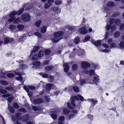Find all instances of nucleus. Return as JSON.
<instances>
[{
  "mask_svg": "<svg viewBox=\"0 0 124 124\" xmlns=\"http://www.w3.org/2000/svg\"><path fill=\"white\" fill-rule=\"evenodd\" d=\"M108 32H106L105 33V36L104 38L101 40H97V41H94L93 43L95 45L98 47V49L100 52H104L107 53L110 51V49H102L101 48L100 45H101V41H102L104 42H105L108 38Z\"/></svg>",
  "mask_w": 124,
  "mask_h": 124,
  "instance_id": "obj_1",
  "label": "nucleus"
},
{
  "mask_svg": "<svg viewBox=\"0 0 124 124\" xmlns=\"http://www.w3.org/2000/svg\"><path fill=\"white\" fill-rule=\"evenodd\" d=\"M78 97L77 96H75L72 97L71 98V105L72 106V107L70 105V102L67 103V104L68 107L70 109H74V107H75L76 105L74 103L75 100L78 101L79 100V98L80 100L82 101L84 99L83 97L79 95H78Z\"/></svg>",
  "mask_w": 124,
  "mask_h": 124,
  "instance_id": "obj_2",
  "label": "nucleus"
},
{
  "mask_svg": "<svg viewBox=\"0 0 124 124\" xmlns=\"http://www.w3.org/2000/svg\"><path fill=\"white\" fill-rule=\"evenodd\" d=\"M63 33L62 31H59L55 32L54 34V38L51 39L54 42H57L60 40L62 39Z\"/></svg>",
  "mask_w": 124,
  "mask_h": 124,
  "instance_id": "obj_3",
  "label": "nucleus"
},
{
  "mask_svg": "<svg viewBox=\"0 0 124 124\" xmlns=\"http://www.w3.org/2000/svg\"><path fill=\"white\" fill-rule=\"evenodd\" d=\"M23 10L24 8H22L17 11H13L9 14V18H11L15 17L14 16L16 14L17 15H20L23 12Z\"/></svg>",
  "mask_w": 124,
  "mask_h": 124,
  "instance_id": "obj_4",
  "label": "nucleus"
},
{
  "mask_svg": "<svg viewBox=\"0 0 124 124\" xmlns=\"http://www.w3.org/2000/svg\"><path fill=\"white\" fill-rule=\"evenodd\" d=\"M21 20L25 22H28L31 19L30 15L28 13H24L22 14L21 16Z\"/></svg>",
  "mask_w": 124,
  "mask_h": 124,
  "instance_id": "obj_5",
  "label": "nucleus"
},
{
  "mask_svg": "<svg viewBox=\"0 0 124 124\" xmlns=\"http://www.w3.org/2000/svg\"><path fill=\"white\" fill-rule=\"evenodd\" d=\"M7 21L9 22H13L14 24H18L20 22V19L19 17L16 18L15 17H13V18H8Z\"/></svg>",
  "mask_w": 124,
  "mask_h": 124,
  "instance_id": "obj_6",
  "label": "nucleus"
},
{
  "mask_svg": "<svg viewBox=\"0 0 124 124\" xmlns=\"http://www.w3.org/2000/svg\"><path fill=\"white\" fill-rule=\"evenodd\" d=\"M81 65L82 68L86 70L90 66V65L89 63L87 62L83 61L81 63Z\"/></svg>",
  "mask_w": 124,
  "mask_h": 124,
  "instance_id": "obj_7",
  "label": "nucleus"
},
{
  "mask_svg": "<svg viewBox=\"0 0 124 124\" xmlns=\"http://www.w3.org/2000/svg\"><path fill=\"white\" fill-rule=\"evenodd\" d=\"M99 76L98 75H96V76L94 77L93 79L92 80V82H91L92 81L91 80L89 81L90 82H89L90 84H96L97 83H98L99 82Z\"/></svg>",
  "mask_w": 124,
  "mask_h": 124,
  "instance_id": "obj_8",
  "label": "nucleus"
},
{
  "mask_svg": "<svg viewBox=\"0 0 124 124\" xmlns=\"http://www.w3.org/2000/svg\"><path fill=\"white\" fill-rule=\"evenodd\" d=\"M18 69H17L15 71H14V72L15 73V74L19 76V77H16V79L17 80L20 81H21L22 80L23 78L21 76L22 75L20 73L16 72L17 71H18Z\"/></svg>",
  "mask_w": 124,
  "mask_h": 124,
  "instance_id": "obj_9",
  "label": "nucleus"
},
{
  "mask_svg": "<svg viewBox=\"0 0 124 124\" xmlns=\"http://www.w3.org/2000/svg\"><path fill=\"white\" fill-rule=\"evenodd\" d=\"M44 99L43 98H38L34 100L33 102L35 104H39L44 102Z\"/></svg>",
  "mask_w": 124,
  "mask_h": 124,
  "instance_id": "obj_10",
  "label": "nucleus"
},
{
  "mask_svg": "<svg viewBox=\"0 0 124 124\" xmlns=\"http://www.w3.org/2000/svg\"><path fill=\"white\" fill-rule=\"evenodd\" d=\"M80 33L83 34H85L87 33L88 31L87 30L85 29V27H83L81 28H79L78 30Z\"/></svg>",
  "mask_w": 124,
  "mask_h": 124,
  "instance_id": "obj_11",
  "label": "nucleus"
},
{
  "mask_svg": "<svg viewBox=\"0 0 124 124\" xmlns=\"http://www.w3.org/2000/svg\"><path fill=\"white\" fill-rule=\"evenodd\" d=\"M11 95L10 94H7L2 95L3 97H8L7 100L9 102H11L13 99V97L12 96H11Z\"/></svg>",
  "mask_w": 124,
  "mask_h": 124,
  "instance_id": "obj_12",
  "label": "nucleus"
},
{
  "mask_svg": "<svg viewBox=\"0 0 124 124\" xmlns=\"http://www.w3.org/2000/svg\"><path fill=\"white\" fill-rule=\"evenodd\" d=\"M83 72L85 74H88L89 73L90 75H94L95 74V72L93 70H91L89 71H88L87 70H85L84 71H83Z\"/></svg>",
  "mask_w": 124,
  "mask_h": 124,
  "instance_id": "obj_13",
  "label": "nucleus"
},
{
  "mask_svg": "<svg viewBox=\"0 0 124 124\" xmlns=\"http://www.w3.org/2000/svg\"><path fill=\"white\" fill-rule=\"evenodd\" d=\"M13 40V38L9 37H7L5 38L4 43L5 44H7L9 42H11Z\"/></svg>",
  "mask_w": 124,
  "mask_h": 124,
  "instance_id": "obj_14",
  "label": "nucleus"
},
{
  "mask_svg": "<svg viewBox=\"0 0 124 124\" xmlns=\"http://www.w3.org/2000/svg\"><path fill=\"white\" fill-rule=\"evenodd\" d=\"M57 111H54L52 112L51 115V116L55 120L57 118L56 114L57 113Z\"/></svg>",
  "mask_w": 124,
  "mask_h": 124,
  "instance_id": "obj_15",
  "label": "nucleus"
},
{
  "mask_svg": "<svg viewBox=\"0 0 124 124\" xmlns=\"http://www.w3.org/2000/svg\"><path fill=\"white\" fill-rule=\"evenodd\" d=\"M68 64V63H64L63 64L64 70L65 72H67L69 70V66Z\"/></svg>",
  "mask_w": 124,
  "mask_h": 124,
  "instance_id": "obj_16",
  "label": "nucleus"
},
{
  "mask_svg": "<svg viewBox=\"0 0 124 124\" xmlns=\"http://www.w3.org/2000/svg\"><path fill=\"white\" fill-rule=\"evenodd\" d=\"M16 28V26L14 24L10 25L9 26V28L12 31H14L15 32H16L17 31Z\"/></svg>",
  "mask_w": 124,
  "mask_h": 124,
  "instance_id": "obj_17",
  "label": "nucleus"
},
{
  "mask_svg": "<svg viewBox=\"0 0 124 124\" xmlns=\"http://www.w3.org/2000/svg\"><path fill=\"white\" fill-rule=\"evenodd\" d=\"M16 27L19 31H22L23 30L24 26L22 24H18L17 25Z\"/></svg>",
  "mask_w": 124,
  "mask_h": 124,
  "instance_id": "obj_18",
  "label": "nucleus"
},
{
  "mask_svg": "<svg viewBox=\"0 0 124 124\" xmlns=\"http://www.w3.org/2000/svg\"><path fill=\"white\" fill-rule=\"evenodd\" d=\"M88 101L90 102H92L93 104V106H94L98 102V101L96 100H94V99H88L87 100Z\"/></svg>",
  "mask_w": 124,
  "mask_h": 124,
  "instance_id": "obj_19",
  "label": "nucleus"
},
{
  "mask_svg": "<svg viewBox=\"0 0 124 124\" xmlns=\"http://www.w3.org/2000/svg\"><path fill=\"white\" fill-rule=\"evenodd\" d=\"M39 46H34V47L33 49L32 50L31 52L30 55V57H31V56L32 55V53H35L39 49Z\"/></svg>",
  "mask_w": 124,
  "mask_h": 124,
  "instance_id": "obj_20",
  "label": "nucleus"
},
{
  "mask_svg": "<svg viewBox=\"0 0 124 124\" xmlns=\"http://www.w3.org/2000/svg\"><path fill=\"white\" fill-rule=\"evenodd\" d=\"M63 112L65 115H68L70 113V110L67 108H64L63 109Z\"/></svg>",
  "mask_w": 124,
  "mask_h": 124,
  "instance_id": "obj_21",
  "label": "nucleus"
},
{
  "mask_svg": "<svg viewBox=\"0 0 124 124\" xmlns=\"http://www.w3.org/2000/svg\"><path fill=\"white\" fill-rule=\"evenodd\" d=\"M114 3L112 1H109L106 4V6L108 7H113L114 5Z\"/></svg>",
  "mask_w": 124,
  "mask_h": 124,
  "instance_id": "obj_22",
  "label": "nucleus"
},
{
  "mask_svg": "<svg viewBox=\"0 0 124 124\" xmlns=\"http://www.w3.org/2000/svg\"><path fill=\"white\" fill-rule=\"evenodd\" d=\"M29 119V115L28 114L26 115L23 117L22 119L24 121H25Z\"/></svg>",
  "mask_w": 124,
  "mask_h": 124,
  "instance_id": "obj_23",
  "label": "nucleus"
},
{
  "mask_svg": "<svg viewBox=\"0 0 124 124\" xmlns=\"http://www.w3.org/2000/svg\"><path fill=\"white\" fill-rule=\"evenodd\" d=\"M16 119L19 120H21L22 119V115L20 113H17L16 115Z\"/></svg>",
  "mask_w": 124,
  "mask_h": 124,
  "instance_id": "obj_24",
  "label": "nucleus"
},
{
  "mask_svg": "<svg viewBox=\"0 0 124 124\" xmlns=\"http://www.w3.org/2000/svg\"><path fill=\"white\" fill-rule=\"evenodd\" d=\"M120 35V32L119 31H116L114 33V37L116 38H118Z\"/></svg>",
  "mask_w": 124,
  "mask_h": 124,
  "instance_id": "obj_25",
  "label": "nucleus"
},
{
  "mask_svg": "<svg viewBox=\"0 0 124 124\" xmlns=\"http://www.w3.org/2000/svg\"><path fill=\"white\" fill-rule=\"evenodd\" d=\"M52 85L50 84H47L46 85V88L47 91H49L51 88Z\"/></svg>",
  "mask_w": 124,
  "mask_h": 124,
  "instance_id": "obj_26",
  "label": "nucleus"
},
{
  "mask_svg": "<svg viewBox=\"0 0 124 124\" xmlns=\"http://www.w3.org/2000/svg\"><path fill=\"white\" fill-rule=\"evenodd\" d=\"M32 65L35 66H39L40 65V63L39 61H37L33 62L32 63Z\"/></svg>",
  "mask_w": 124,
  "mask_h": 124,
  "instance_id": "obj_27",
  "label": "nucleus"
},
{
  "mask_svg": "<svg viewBox=\"0 0 124 124\" xmlns=\"http://www.w3.org/2000/svg\"><path fill=\"white\" fill-rule=\"evenodd\" d=\"M92 67H94L95 69H98L100 68V67L98 66V65L96 64L93 63L92 64Z\"/></svg>",
  "mask_w": 124,
  "mask_h": 124,
  "instance_id": "obj_28",
  "label": "nucleus"
},
{
  "mask_svg": "<svg viewBox=\"0 0 124 124\" xmlns=\"http://www.w3.org/2000/svg\"><path fill=\"white\" fill-rule=\"evenodd\" d=\"M110 46L109 49H110H110L112 48H115L116 47V44L114 43H111L110 44Z\"/></svg>",
  "mask_w": 124,
  "mask_h": 124,
  "instance_id": "obj_29",
  "label": "nucleus"
},
{
  "mask_svg": "<svg viewBox=\"0 0 124 124\" xmlns=\"http://www.w3.org/2000/svg\"><path fill=\"white\" fill-rule=\"evenodd\" d=\"M53 10L54 12H56V13L58 14L60 12V10L58 8L54 7L53 8Z\"/></svg>",
  "mask_w": 124,
  "mask_h": 124,
  "instance_id": "obj_30",
  "label": "nucleus"
},
{
  "mask_svg": "<svg viewBox=\"0 0 124 124\" xmlns=\"http://www.w3.org/2000/svg\"><path fill=\"white\" fill-rule=\"evenodd\" d=\"M19 69H24L27 68V66L25 64H22L19 66Z\"/></svg>",
  "mask_w": 124,
  "mask_h": 124,
  "instance_id": "obj_31",
  "label": "nucleus"
},
{
  "mask_svg": "<svg viewBox=\"0 0 124 124\" xmlns=\"http://www.w3.org/2000/svg\"><path fill=\"white\" fill-rule=\"evenodd\" d=\"M119 46L121 48H124V41H122L120 42L119 44Z\"/></svg>",
  "mask_w": 124,
  "mask_h": 124,
  "instance_id": "obj_32",
  "label": "nucleus"
},
{
  "mask_svg": "<svg viewBox=\"0 0 124 124\" xmlns=\"http://www.w3.org/2000/svg\"><path fill=\"white\" fill-rule=\"evenodd\" d=\"M46 26H44L42 27L41 29V32L42 33H44L46 31Z\"/></svg>",
  "mask_w": 124,
  "mask_h": 124,
  "instance_id": "obj_33",
  "label": "nucleus"
},
{
  "mask_svg": "<svg viewBox=\"0 0 124 124\" xmlns=\"http://www.w3.org/2000/svg\"><path fill=\"white\" fill-rule=\"evenodd\" d=\"M44 55V53L42 51H40L38 53V56L39 58H41Z\"/></svg>",
  "mask_w": 124,
  "mask_h": 124,
  "instance_id": "obj_34",
  "label": "nucleus"
},
{
  "mask_svg": "<svg viewBox=\"0 0 124 124\" xmlns=\"http://www.w3.org/2000/svg\"><path fill=\"white\" fill-rule=\"evenodd\" d=\"M80 41L79 38L78 37H76L74 39V42L76 44H78Z\"/></svg>",
  "mask_w": 124,
  "mask_h": 124,
  "instance_id": "obj_35",
  "label": "nucleus"
},
{
  "mask_svg": "<svg viewBox=\"0 0 124 124\" xmlns=\"http://www.w3.org/2000/svg\"><path fill=\"white\" fill-rule=\"evenodd\" d=\"M39 58L37 54H35L32 57V59L33 60H35L38 59Z\"/></svg>",
  "mask_w": 124,
  "mask_h": 124,
  "instance_id": "obj_36",
  "label": "nucleus"
},
{
  "mask_svg": "<svg viewBox=\"0 0 124 124\" xmlns=\"http://www.w3.org/2000/svg\"><path fill=\"white\" fill-rule=\"evenodd\" d=\"M26 35H23L20 38H19V41H23V39H25L26 38Z\"/></svg>",
  "mask_w": 124,
  "mask_h": 124,
  "instance_id": "obj_37",
  "label": "nucleus"
},
{
  "mask_svg": "<svg viewBox=\"0 0 124 124\" xmlns=\"http://www.w3.org/2000/svg\"><path fill=\"white\" fill-rule=\"evenodd\" d=\"M75 116L74 114H71L69 115L68 116V120H70L71 119H72L74 118Z\"/></svg>",
  "mask_w": 124,
  "mask_h": 124,
  "instance_id": "obj_38",
  "label": "nucleus"
},
{
  "mask_svg": "<svg viewBox=\"0 0 124 124\" xmlns=\"http://www.w3.org/2000/svg\"><path fill=\"white\" fill-rule=\"evenodd\" d=\"M24 89L28 93V95L29 96H30L31 95V94H30L29 92V89L27 88L26 86H24Z\"/></svg>",
  "mask_w": 124,
  "mask_h": 124,
  "instance_id": "obj_39",
  "label": "nucleus"
},
{
  "mask_svg": "<svg viewBox=\"0 0 124 124\" xmlns=\"http://www.w3.org/2000/svg\"><path fill=\"white\" fill-rule=\"evenodd\" d=\"M39 74L41 75L42 77H43L44 78H49V76H48V75L46 74L45 73L43 74V73H39Z\"/></svg>",
  "mask_w": 124,
  "mask_h": 124,
  "instance_id": "obj_40",
  "label": "nucleus"
},
{
  "mask_svg": "<svg viewBox=\"0 0 124 124\" xmlns=\"http://www.w3.org/2000/svg\"><path fill=\"white\" fill-rule=\"evenodd\" d=\"M72 68L73 70H76L78 69V66L76 64H73L72 66Z\"/></svg>",
  "mask_w": 124,
  "mask_h": 124,
  "instance_id": "obj_41",
  "label": "nucleus"
},
{
  "mask_svg": "<svg viewBox=\"0 0 124 124\" xmlns=\"http://www.w3.org/2000/svg\"><path fill=\"white\" fill-rule=\"evenodd\" d=\"M52 68V66H47L45 68V70L47 71H49L51 70Z\"/></svg>",
  "mask_w": 124,
  "mask_h": 124,
  "instance_id": "obj_42",
  "label": "nucleus"
},
{
  "mask_svg": "<svg viewBox=\"0 0 124 124\" xmlns=\"http://www.w3.org/2000/svg\"><path fill=\"white\" fill-rule=\"evenodd\" d=\"M41 20H39L37 21L35 23L36 26L37 27H39L41 24Z\"/></svg>",
  "mask_w": 124,
  "mask_h": 124,
  "instance_id": "obj_43",
  "label": "nucleus"
},
{
  "mask_svg": "<svg viewBox=\"0 0 124 124\" xmlns=\"http://www.w3.org/2000/svg\"><path fill=\"white\" fill-rule=\"evenodd\" d=\"M45 54L46 55H48L50 53V50L48 49L45 50L44 51Z\"/></svg>",
  "mask_w": 124,
  "mask_h": 124,
  "instance_id": "obj_44",
  "label": "nucleus"
},
{
  "mask_svg": "<svg viewBox=\"0 0 124 124\" xmlns=\"http://www.w3.org/2000/svg\"><path fill=\"white\" fill-rule=\"evenodd\" d=\"M73 89L75 92H78L79 91V88L76 86H74L73 87Z\"/></svg>",
  "mask_w": 124,
  "mask_h": 124,
  "instance_id": "obj_45",
  "label": "nucleus"
},
{
  "mask_svg": "<svg viewBox=\"0 0 124 124\" xmlns=\"http://www.w3.org/2000/svg\"><path fill=\"white\" fill-rule=\"evenodd\" d=\"M121 23V21L120 19H117L115 21V23L117 25L120 24Z\"/></svg>",
  "mask_w": 124,
  "mask_h": 124,
  "instance_id": "obj_46",
  "label": "nucleus"
},
{
  "mask_svg": "<svg viewBox=\"0 0 124 124\" xmlns=\"http://www.w3.org/2000/svg\"><path fill=\"white\" fill-rule=\"evenodd\" d=\"M80 85L81 86L83 85L85 83H89V82H86L85 81V80H82L80 81Z\"/></svg>",
  "mask_w": 124,
  "mask_h": 124,
  "instance_id": "obj_47",
  "label": "nucleus"
},
{
  "mask_svg": "<svg viewBox=\"0 0 124 124\" xmlns=\"http://www.w3.org/2000/svg\"><path fill=\"white\" fill-rule=\"evenodd\" d=\"M90 39V37L89 36H87L85 37V38L84 40V42H85L88 41Z\"/></svg>",
  "mask_w": 124,
  "mask_h": 124,
  "instance_id": "obj_48",
  "label": "nucleus"
},
{
  "mask_svg": "<svg viewBox=\"0 0 124 124\" xmlns=\"http://www.w3.org/2000/svg\"><path fill=\"white\" fill-rule=\"evenodd\" d=\"M8 108L10 112L11 113H14V108H12L10 106H8Z\"/></svg>",
  "mask_w": 124,
  "mask_h": 124,
  "instance_id": "obj_49",
  "label": "nucleus"
},
{
  "mask_svg": "<svg viewBox=\"0 0 124 124\" xmlns=\"http://www.w3.org/2000/svg\"><path fill=\"white\" fill-rule=\"evenodd\" d=\"M0 83L2 85H7L8 84V83L7 82L3 80L0 81Z\"/></svg>",
  "mask_w": 124,
  "mask_h": 124,
  "instance_id": "obj_50",
  "label": "nucleus"
},
{
  "mask_svg": "<svg viewBox=\"0 0 124 124\" xmlns=\"http://www.w3.org/2000/svg\"><path fill=\"white\" fill-rule=\"evenodd\" d=\"M7 77L9 78H12L14 76V75L13 74L9 73L7 75Z\"/></svg>",
  "mask_w": 124,
  "mask_h": 124,
  "instance_id": "obj_51",
  "label": "nucleus"
},
{
  "mask_svg": "<svg viewBox=\"0 0 124 124\" xmlns=\"http://www.w3.org/2000/svg\"><path fill=\"white\" fill-rule=\"evenodd\" d=\"M59 93H60V92L59 91H56L54 93H51V94L50 95V96H53L54 95H57L59 94Z\"/></svg>",
  "mask_w": 124,
  "mask_h": 124,
  "instance_id": "obj_52",
  "label": "nucleus"
},
{
  "mask_svg": "<svg viewBox=\"0 0 124 124\" xmlns=\"http://www.w3.org/2000/svg\"><path fill=\"white\" fill-rule=\"evenodd\" d=\"M65 119V118L64 116H62L60 117L58 119L60 121L63 122V121Z\"/></svg>",
  "mask_w": 124,
  "mask_h": 124,
  "instance_id": "obj_53",
  "label": "nucleus"
},
{
  "mask_svg": "<svg viewBox=\"0 0 124 124\" xmlns=\"http://www.w3.org/2000/svg\"><path fill=\"white\" fill-rule=\"evenodd\" d=\"M120 30L122 31L124 30V24H122L120 26Z\"/></svg>",
  "mask_w": 124,
  "mask_h": 124,
  "instance_id": "obj_54",
  "label": "nucleus"
},
{
  "mask_svg": "<svg viewBox=\"0 0 124 124\" xmlns=\"http://www.w3.org/2000/svg\"><path fill=\"white\" fill-rule=\"evenodd\" d=\"M76 28L77 27L75 26H70L69 28V30L71 31H72L74 29H75V30H76Z\"/></svg>",
  "mask_w": 124,
  "mask_h": 124,
  "instance_id": "obj_55",
  "label": "nucleus"
},
{
  "mask_svg": "<svg viewBox=\"0 0 124 124\" xmlns=\"http://www.w3.org/2000/svg\"><path fill=\"white\" fill-rule=\"evenodd\" d=\"M34 35L38 36L39 38H40L42 36L41 34L39 33L38 32H35L34 33Z\"/></svg>",
  "mask_w": 124,
  "mask_h": 124,
  "instance_id": "obj_56",
  "label": "nucleus"
},
{
  "mask_svg": "<svg viewBox=\"0 0 124 124\" xmlns=\"http://www.w3.org/2000/svg\"><path fill=\"white\" fill-rule=\"evenodd\" d=\"M0 92L1 93L4 94L6 93L7 91L4 89H1L0 90Z\"/></svg>",
  "mask_w": 124,
  "mask_h": 124,
  "instance_id": "obj_57",
  "label": "nucleus"
},
{
  "mask_svg": "<svg viewBox=\"0 0 124 124\" xmlns=\"http://www.w3.org/2000/svg\"><path fill=\"white\" fill-rule=\"evenodd\" d=\"M79 109V108H78V110L75 109L71 111L72 112L75 114H77L78 112V110Z\"/></svg>",
  "mask_w": 124,
  "mask_h": 124,
  "instance_id": "obj_58",
  "label": "nucleus"
},
{
  "mask_svg": "<svg viewBox=\"0 0 124 124\" xmlns=\"http://www.w3.org/2000/svg\"><path fill=\"white\" fill-rule=\"evenodd\" d=\"M116 26L114 25H112L111 27V30L112 31H113L115 30L116 29Z\"/></svg>",
  "mask_w": 124,
  "mask_h": 124,
  "instance_id": "obj_59",
  "label": "nucleus"
},
{
  "mask_svg": "<svg viewBox=\"0 0 124 124\" xmlns=\"http://www.w3.org/2000/svg\"><path fill=\"white\" fill-rule=\"evenodd\" d=\"M103 46L105 47L108 48V49H109V46L107 44L104 43L102 44Z\"/></svg>",
  "mask_w": 124,
  "mask_h": 124,
  "instance_id": "obj_60",
  "label": "nucleus"
},
{
  "mask_svg": "<svg viewBox=\"0 0 124 124\" xmlns=\"http://www.w3.org/2000/svg\"><path fill=\"white\" fill-rule=\"evenodd\" d=\"M119 15V13L118 12H116L113 14L112 15V17H115L116 16H118Z\"/></svg>",
  "mask_w": 124,
  "mask_h": 124,
  "instance_id": "obj_61",
  "label": "nucleus"
},
{
  "mask_svg": "<svg viewBox=\"0 0 124 124\" xmlns=\"http://www.w3.org/2000/svg\"><path fill=\"white\" fill-rule=\"evenodd\" d=\"M29 88L31 90H34L35 89V87L34 86L29 85L28 86Z\"/></svg>",
  "mask_w": 124,
  "mask_h": 124,
  "instance_id": "obj_62",
  "label": "nucleus"
},
{
  "mask_svg": "<svg viewBox=\"0 0 124 124\" xmlns=\"http://www.w3.org/2000/svg\"><path fill=\"white\" fill-rule=\"evenodd\" d=\"M49 81L50 82H52L54 80V77L53 76H49Z\"/></svg>",
  "mask_w": 124,
  "mask_h": 124,
  "instance_id": "obj_63",
  "label": "nucleus"
},
{
  "mask_svg": "<svg viewBox=\"0 0 124 124\" xmlns=\"http://www.w3.org/2000/svg\"><path fill=\"white\" fill-rule=\"evenodd\" d=\"M44 98L46 101L47 102H49V101L50 100V99L49 98V97L47 96H46L44 97Z\"/></svg>",
  "mask_w": 124,
  "mask_h": 124,
  "instance_id": "obj_64",
  "label": "nucleus"
}]
</instances>
